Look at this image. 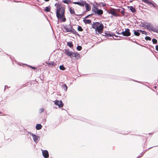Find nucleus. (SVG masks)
Wrapping results in <instances>:
<instances>
[{
    "mask_svg": "<svg viewBox=\"0 0 158 158\" xmlns=\"http://www.w3.org/2000/svg\"><path fill=\"white\" fill-rule=\"evenodd\" d=\"M78 54L77 53L73 52V54L72 55V58H73V57H77Z\"/></svg>",
    "mask_w": 158,
    "mask_h": 158,
    "instance_id": "22",
    "label": "nucleus"
},
{
    "mask_svg": "<svg viewBox=\"0 0 158 158\" xmlns=\"http://www.w3.org/2000/svg\"><path fill=\"white\" fill-rule=\"evenodd\" d=\"M65 53H66V54L69 56L71 58H72V55L73 54V52L71 51H69L67 50H66L65 52Z\"/></svg>",
    "mask_w": 158,
    "mask_h": 158,
    "instance_id": "13",
    "label": "nucleus"
},
{
    "mask_svg": "<svg viewBox=\"0 0 158 158\" xmlns=\"http://www.w3.org/2000/svg\"><path fill=\"white\" fill-rule=\"evenodd\" d=\"M77 30L79 31H83V29L81 27L78 26V28H77Z\"/></svg>",
    "mask_w": 158,
    "mask_h": 158,
    "instance_id": "26",
    "label": "nucleus"
},
{
    "mask_svg": "<svg viewBox=\"0 0 158 158\" xmlns=\"http://www.w3.org/2000/svg\"><path fill=\"white\" fill-rule=\"evenodd\" d=\"M152 41L154 44H156L157 42V40L155 39H152Z\"/></svg>",
    "mask_w": 158,
    "mask_h": 158,
    "instance_id": "29",
    "label": "nucleus"
},
{
    "mask_svg": "<svg viewBox=\"0 0 158 158\" xmlns=\"http://www.w3.org/2000/svg\"><path fill=\"white\" fill-rule=\"evenodd\" d=\"M44 0L46 2H48V1H49L50 0Z\"/></svg>",
    "mask_w": 158,
    "mask_h": 158,
    "instance_id": "40",
    "label": "nucleus"
},
{
    "mask_svg": "<svg viewBox=\"0 0 158 158\" xmlns=\"http://www.w3.org/2000/svg\"><path fill=\"white\" fill-rule=\"evenodd\" d=\"M92 27L93 28L95 29L96 33L98 35L101 34L104 29V26L103 24L97 22H94Z\"/></svg>",
    "mask_w": 158,
    "mask_h": 158,
    "instance_id": "2",
    "label": "nucleus"
},
{
    "mask_svg": "<svg viewBox=\"0 0 158 158\" xmlns=\"http://www.w3.org/2000/svg\"><path fill=\"white\" fill-rule=\"evenodd\" d=\"M73 3L74 4L78 5L81 6H83L85 5L86 10L87 11H90L91 9L90 5L85 1L81 0L79 2H73Z\"/></svg>",
    "mask_w": 158,
    "mask_h": 158,
    "instance_id": "3",
    "label": "nucleus"
},
{
    "mask_svg": "<svg viewBox=\"0 0 158 158\" xmlns=\"http://www.w3.org/2000/svg\"><path fill=\"white\" fill-rule=\"evenodd\" d=\"M93 14H91V15H88V16H86V17L85 18H88L89 16H90V15H92Z\"/></svg>",
    "mask_w": 158,
    "mask_h": 158,
    "instance_id": "38",
    "label": "nucleus"
},
{
    "mask_svg": "<svg viewBox=\"0 0 158 158\" xmlns=\"http://www.w3.org/2000/svg\"><path fill=\"white\" fill-rule=\"evenodd\" d=\"M30 67L32 69H36V68L35 67H32V66H30Z\"/></svg>",
    "mask_w": 158,
    "mask_h": 158,
    "instance_id": "36",
    "label": "nucleus"
},
{
    "mask_svg": "<svg viewBox=\"0 0 158 158\" xmlns=\"http://www.w3.org/2000/svg\"><path fill=\"white\" fill-rule=\"evenodd\" d=\"M70 32H72L73 33H75L76 31L74 29H73V28H72V31Z\"/></svg>",
    "mask_w": 158,
    "mask_h": 158,
    "instance_id": "32",
    "label": "nucleus"
},
{
    "mask_svg": "<svg viewBox=\"0 0 158 158\" xmlns=\"http://www.w3.org/2000/svg\"><path fill=\"white\" fill-rule=\"evenodd\" d=\"M77 49L78 51H80L82 49V47L80 46H78L77 48Z\"/></svg>",
    "mask_w": 158,
    "mask_h": 158,
    "instance_id": "30",
    "label": "nucleus"
},
{
    "mask_svg": "<svg viewBox=\"0 0 158 158\" xmlns=\"http://www.w3.org/2000/svg\"><path fill=\"white\" fill-rule=\"evenodd\" d=\"M65 12V8L62 6L61 5H58L56 7V15L58 19L62 20L63 22H65L66 21L64 14Z\"/></svg>",
    "mask_w": 158,
    "mask_h": 158,
    "instance_id": "1",
    "label": "nucleus"
},
{
    "mask_svg": "<svg viewBox=\"0 0 158 158\" xmlns=\"http://www.w3.org/2000/svg\"><path fill=\"white\" fill-rule=\"evenodd\" d=\"M110 13L113 15L115 17L118 16V15L116 13L115 9H111L110 10Z\"/></svg>",
    "mask_w": 158,
    "mask_h": 158,
    "instance_id": "10",
    "label": "nucleus"
},
{
    "mask_svg": "<svg viewBox=\"0 0 158 158\" xmlns=\"http://www.w3.org/2000/svg\"><path fill=\"white\" fill-rule=\"evenodd\" d=\"M146 28H147L148 30H152V26L151 24H148L147 25H145Z\"/></svg>",
    "mask_w": 158,
    "mask_h": 158,
    "instance_id": "17",
    "label": "nucleus"
},
{
    "mask_svg": "<svg viewBox=\"0 0 158 158\" xmlns=\"http://www.w3.org/2000/svg\"><path fill=\"white\" fill-rule=\"evenodd\" d=\"M51 10V7L50 6H48L46 7L45 9H44V11L46 12H49Z\"/></svg>",
    "mask_w": 158,
    "mask_h": 158,
    "instance_id": "20",
    "label": "nucleus"
},
{
    "mask_svg": "<svg viewBox=\"0 0 158 158\" xmlns=\"http://www.w3.org/2000/svg\"><path fill=\"white\" fill-rule=\"evenodd\" d=\"M44 111V109L43 108H41L40 109V110H39V112H40V113H42V112H43V111Z\"/></svg>",
    "mask_w": 158,
    "mask_h": 158,
    "instance_id": "34",
    "label": "nucleus"
},
{
    "mask_svg": "<svg viewBox=\"0 0 158 158\" xmlns=\"http://www.w3.org/2000/svg\"><path fill=\"white\" fill-rule=\"evenodd\" d=\"M63 88L65 91H67L68 87L66 86V84H64L63 85Z\"/></svg>",
    "mask_w": 158,
    "mask_h": 158,
    "instance_id": "24",
    "label": "nucleus"
},
{
    "mask_svg": "<svg viewBox=\"0 0 158 158\" xmlns=\"http://www.w3.org/2000/svg\"><path fill=\"white\" fill-rule=\"evenodd\" d=\"M41 151L42 152V154L43 156L45 158H48L49 157V156L48 152L47 150H43L42 149Z\"/></svg>",
    "mask_w": 158,
    "mask_h": 158,
    "instance_id": "8",
    "label": "nucleus"
},
{
    "mask_svg": "<svg viewBox=\"0 0 158 158\" xmlns=\"http://www.w3.org/2000/svg\"><path fill=\"white\" fill-rule=\"evenodd\" d=\"M117 33L118 35H120L122 34V33H118V32H117Z\"/></svg>",
    "mask_w": 158,
    "mask_h": 158,
    "instance_id": "39",
    "label": "nucleus"
},
{
    "mask_svg": "<svg viewBox=\"0 0 158 158\" xmlns=\"http://www.w3.org/2000/svg\"><path fill=\"white\" fill-rule=\"evenodd\" d=\"M42 126L41 124H37L36 126V129L37 130H40L41 129Z\"/></svg>",
    "mask_w": 158,
    "mask_h": 158,
    "instance_id": "16",
    "label": "nucleus"
},
{
    "mask_svg": "<svg viewBox=\"0 0 158 158\" xmlns=\"http://www.w3.org/2000/svg\"><path fill=\"white\" fill-rule=\"evenodd\" d=\"M31 136L33 137V139L34 141L35 142H37L38 140V137L36 135H34L33 134H32Z\"/></svg>",
    "mask_w": 158,
    "mask_h": 158,
    "instance_id": "15",
    "label": "nucleus"
},
{
    "mask_svg": "<svg viewBox=\"0 0 158 158\" xmlns=\"http://www.w3.org/2000/svg\"><path fill=\"white\" fill-rule=\"evenodd\" d=\"M69 11L71 15H75V10L72 7H69Z\"/></svg>",
    "mask_w": 158,
    "mask_h": 158,
    "instance_id": "11",
    "label": "nucleus"
},
{
    "mask_svg": "<svg viewBox=\"0 0 158 158\" xmlns=\"http://www.w3.org/2000/svg\"><path fill=\"white\" fill-rule=\"evenodd\" d=\"M63 2L67 4L70 3L71 2V0H64L63 1Z\"/></svg>",
    "mask_w": 158,
    "mask_h": 158,
    "instance_id": "19",
    "label": "nucleus"
},
{
    "mask_svg": "<svg viewBox=\"0 0 158 158\" xmlns=\"http://www.w3.org/2000/svg\"><path fill=\"white\" fill-rule=\"evenodd\" d=\"M122 34L124 36H128L131 35V33L130 32V30L127 28L126 29L125 31L122 32Z\"/></svg>",
    "mask_w": 158,
    "mask_h": 158,
    "instance_id": "6",
    "label": "nucleus"
},
{
    "mask_svg": "<svg viewBox=\"0 0 158 158\" xmlns=\"http://www.w3.org/2000/svg\"><path fill=\"white\" fill-rule=\"evenodd\" d=\"M60 69V70H64L65 69V68L63 65H60L59 66Z\"/></svg>",
    "mask_w": 158,
    "mask_h": 158,
    "instance_id": "25",
    "label": "nucleus"
},
{
    "mask_svg": "<svg viewBox=\"0 0 158 158\" xmlns=\"http://www.w3.org/2000/svg\"><path fill=\"white\" fill-rule=\"evenodd\" d=\"M156 49L157 51H158V45H156Z\"/></svg>",
    "mask_w": 158,
    "mask_h": 158,
    "instance_id": "35",
    "label": "nucleus"
},
{
    "mask_svg": "<svg viewBox=\"0 0 158 158\" xmlns=\"http://www.w3.org/2000/svg\"><path fill=\"white\" fill-rule=\"evenodd\" d=\"M106 36H112L113 35L110 34V33H106Z\"/></svg>",
    "mask_w": 158,
    "mask_h": 158,
    "instance_id": "33",
    "label": "nucleus"
},
{
    "mask_svg": "<svg viewBox=\"0 0 158 158\" xmlns=\"http://www.w3.org/2000/svg\"><path fill=\"white\" fill-rule=\"evenodd\" d=\"M72 26L69 25H67L64 27V29L66 30V32H70L72 31Z\"/></svg>",
    "mask_w": 158,
    "mask_h": 158,
    "instance_id": "9",
    "label": "nucleus"
},
{
    "mask_svg": "<svg viewBox=\"0 0 158 158\" xmlns=\"http://www.w3.org/2000/svg\"><path fill=\"white\" fill-rule=\"evenodd\" d=\"M117 10L118 12H120V11H121V9H118Z\"/></svg>",
    "mask_w": 158,
    "mask_h": 158,
    "instance_id": "37",
    "label": "nucleus"
},
{
    "mask_svg": "<svg viewBox=\"0 0 158 158\" xmlns=\"http://www.w3.org/2000/svg\"><path fill=\"white\" fill-rule=\"evenodd\" d=\"M55 104L60 107H63L64 105V104L61 101H59L57 100H56L55 102Z\"/></svg>",
    "mask_w": 158,
    "mask_h": 158,
    "instance_id": "7",
    "label": "nucleus"
},
{
    "mask_svg": "<svg viewBox=\"0 0 158 158\" xmlns=\"http://www.w3.org/2000/svg\"><path fill=\"white\" fill-rule=\"evenodd\" d=\"M128 8L132 13H135L136 12V10H135V8L133 6H128Z\"/></svg>",
    "mask_w": 158,
    "mask_h": 158,
    "instance_id": "12",
    "label": "nucleus"
},
{
    "mask_svg": "<svg viewBox=\"0 0 158 158\" xmlns=\"http://www.w3.org/2000/svg\"><path fill=\"white\" fill-rule=\"evenodd\" d=\"M125 9L124 8H123L121 9L120 13L122 14L123 15H124L125 14V12H124Z\"/></svg>",
    "mask_w": 158,
    "mask_h": 158,
    "instance_id": "23",
    "label": "nucleus"
},
{
    "mask_svg": "<svg viewBox=\"0 0 158 158\" xmlns=\"http://www.w3.org/2000/svg\"><path fill=\"white\" fill-rule=\"evenodd\" d=\"M139 30H134L133 31L134 34L136 36H139L140 34L139 33Z\"/></svg>",
    "mask_w": 158,
    "mask_h": 158,
    "instance_id": "14",
    "label": "nucleus"
},
{
    "mask_svg": "<svg viewBox=\"0 0 158 158\" xmlns=\"http://www.w3.org/2000/svg\"><path fill=\"white\" fill-rule=\"evenodd\" d=\"M46 64H47L48 65H53L54 64V62L53 61H51L49 63H46Z\"/></svg>",
    "mask_w": 158,
    "mask_h": 158,
    "instance_id": "27",
    "label": "nucleus"
},
{
    "mask_svg": "<svg viewBox=\"0 0 158 158\" xmlns=\"http://www.w3.org/2000/svg\"><path fill=\"white\" fill-rule=\"evenodd\" d=\"M142 1L145 3L151 6H153L154 7H156V4L153 1H150L149 0H142Z\"/></svg>",
    "mask_w": 158,
    "mask_h": 158,
    "instance_id": "5",
    "label": "nucleus"
},
{
    "mask_svg": "<svg viewBox=\"0 0 158 158\" xmlns=\"http://www.w3.org/2000/svg\"><path fill=\"white\" fill-rule=\"evenodd\" d=\"M67 44L69 46L70 48H71L73 46V45L72 42H68L67 43Z\"/></svg>",
    "mask_w": 158,
    "mask_h": 158,
    "instance_id": "21",
    "label": "nucleus"
},
{
    "mask_svg": "<svg viewBox=\"0 0 158 158\" xmlns=\"http://www.w3.org/2000/svg\"><path fill=\"white\" fill-rule=\"evenodd\" d=\"M98 6L93 4L92 8V11L94 13V14L101 16L103 14V11L101 9H98Z\"/></svg>",
    "mask_w": 158,
    "mask_h": 158,
    "instance_id": "4",
    "label": "nucleus"
},
{
    "mask_svg": "<svg viewBox=\"0 0 158 158\" xmlns=\"http://www.w3.org/2000/svg\"><path fill=\"white\" fill-rule=\"evenodd\" d=\"M145 39L146 40H150V41L151 40V38L149 36H146L145 37Z\"/></svg>",
    "mask_w": 158,
    "mask_h": 158,
    "instance_id": "31",
    "label": "nucleus"
},
{
    "mask_svg": "<svg viewBox=\"0 0 158 158\" xmlns=\"http://www.w3.org/2000/svg\"><path fill=\"white\" fill-rule=\"evenodd\" d=\"M139 31L142 34H145L146 35L147 33L145 31H142L141 30H139Z\"/></svg>",
    "mask_w": 158,
    "mask_h": 158,
    "instance_id": "28",
    "label": "nucleus"
},
{
    "mask_svg": "<svg viewBox=\"0 0 158 158\" xmlns=\"http://www.w3.org/2000/svg\"><path fill=\"white\" fill-rule=\"evenodd\" d=\"M83 21L85 24H90L91 22L90 19H84Z\"/></svg>",
    "mask_w": 158,
    "mask_h": 158,
    "instance_id": "18",
    "label": "nucleus"
}]
</instances>
